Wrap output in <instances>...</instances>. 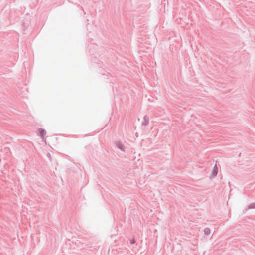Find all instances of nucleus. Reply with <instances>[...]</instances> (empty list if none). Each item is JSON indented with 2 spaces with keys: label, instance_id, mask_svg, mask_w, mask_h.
<instances>
[{
  "label": "nucleus",
  "instance_id": "obj_3",
  "mask_svg": "<svg viewBox=\"0 0 255 255\" xmlns=\"http://www.w3.org/2000/svg\"><path fill=\"white\" fill-rule=\"evenodd\" d=\"M117 145L118 147V148L119 149H120L121 150H124V147L123 145H122L121 143H118L117 144Z\"/></svg>",
  "mask_w": 255,
  "mask_h": 255
},
{
  "label": "nucleus",
  "instance_id": "obj_1",
  "mask_svg": "<svg viewBox=\"0 0 255 255\" xmlns=\"http://www.w3.org/2000/svg\"><path fill=\"white\" fill-rule=\"evenodd\" d=\"M38 132L40 134V135L42 136V137H43L44 136H45L46 135V131L43 129H42V128H39L38 129Z\"/></svg>",
  "mask_w": 255,
  "mask_h": 255
},
{
  "label": "nucleus",
  "instance_id": "obj_4",
  "mask_svg": "<svg viewBox=\"0 0 255 255\" xmlns=\"http://www.w3.org/2000/svg\"><path fill=\"white\" fill-rule=\"evenodd\" d=\"M208 231H209V229H206V230H205V232H206V233H207Z\"/></svg>",
  "mask_w": 255,
  "mask_h": 255
},
{
  "label": "nucleus",
  "instance_id": "obj_2",
  "mask_svg": "<svg viewBox=\"0 0 255 255\" xmlns=\"http://www.w3.org/2000/svg\"><path fill=\"white\" fill-rule=\"evenodd\" d=\"M218 173V168L216 166L214 167V170H213V175L214 176H216L217 174Z\"/></svg>",
  "mask_w": 255,
  "mask_h": 255
}]
</instances>
